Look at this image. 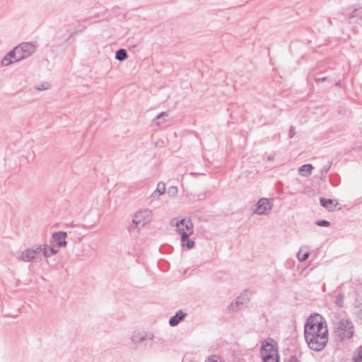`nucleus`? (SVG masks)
Wrapping results in <instances>:
<instances>
[{"mask_svg": "<svg viewBox=\"0 0 362 362\" xmlns=\"http://www.w3.org/2000/svg\"><path fill=\"white\" fill-rule=\"evenodd\" d=\"M329 332L325 319L320 314L311 315L304 325V337L308 347L320 351L328 342Z\"/></svg>", "mask_w": 362, "mask_h": 362, "instance_id": "f257e3e1", "label": "nucleus"}, {"mask_svg": "<svg viewBox=\"0 0 362 362\" xmlns=\"http://www.w3.org/2000/svg\"><path fill=\"white\" fill-rule=\"evenodd\" d=\"M334 334L337 340L341 342L351 339L354 334V325L351 320L344 317L335 322Z\"/></svg>", "mask_w": 362, "mask_h": 362, "instance_id": "f03ea898", "label": "nucleus"}, {"mask_svg": "<svg viewBox=\"0 0 362 362\" xmlns=\"http://www.w3.org/2000/svg\"><path fill=\"white\" fill-rule=\"evenodd\" d=\"M170 224L176 227V231L180 234V239L184 245L185 243L189 239V235L193 233L194 226L192 220L190 218H182V220L173 218L170 221Z\"/></svg>", "mask_w": 362, "mask_h": 362, "instance_id": "7ed1b4c3", "label": "nucleus"}, {"mask_svg": "<svg viewBox=\"0 0 362 362\" xmlns=\"http://www.w3.org/2000/svg\"><path fill=\"white\" fill-rule=\"evenodd\" d=\"M273 339L265 340L261 348L263 362H279L278 348Z\"/></svg>", "mask_w": 362, "mask_h": 362, "instance_id": "20e7f679", "label": "nucleus"}, {"mask_svg": "<svg viewBox=\"0 0 362 362\" xmlns=\"http://www.w3.org/2000/svg\"><path fill=\"white\" fill-rule=\"evenodd\" d=\"M152 219V212L151 210L145 209L138 211L134 216L132 222L134 225L139 229L146 223L151 222Z\"/></svg>", "mask_w": 362, "mask_h": 362, "instance_id": "39448f33", "label": "nucleus"}, {"mask_svg": "<svg viewBox=\"0 0 362 362\" xmlns=\"http://www.w3.org/2000/svg\"><path fill=\"white\" fill-rule=\"evenodd\" d=\"M16 54L21 60L28 58L35 52V46L32 42H23L15 47Z\"/></svg>", "mask_w": 362, "mask_h": 362, "instance_id": "423d86ee", "label": "nucleus"}, {"mask_svg": "<svg viewBox=\"0 0 362 362\" xmlns=\"http://www.w3.org/2000/svg\"><path fill=\"white\" fill-rule=\"evenodd\" d=\"M273 207V203L267 198H261L256 204V208L253 214L258 215H267Z\"/></svg>", "mask_w": 362, "mask_h": 362, "instance_id": "0eeeda50", "label": "nucleus"}, {"mask_svg": "<svg viewBox=\"0 0 362 362\" xmlns=\"http://www.w3.org/2000/svg\"><path fill=\"white\" fill-rule=\"evenodd\" d=\"M18 58H19V57H18V55H17L16 50L14 47L12 50L8 52L4 56V57L3 58V59L1 61V64L4 66H9L11 64L21 61V59H18Z\"/></svg>", "mask_w": 362, "mask_h": 362, "instance_id": "6e6552de", "label": "nucleus"}, {"mask_svg": "<svg viewBox=\"0 0 362 362\" xmlns=\"http://www.w3.org/2000/svg\"><path fill=\"white\" fill-rule=\"evenodd\" d=\"M67 233L64 231L54 232L52 234V238L56 242L57 245L59 247H64L67 245L66 238Z\"/></svg>", "mask_w": 362, "mask_h": 362, "instance_id": "1a4fd4ad", "label": "nucleus"}, {"mask_svg": "<svg viewBox=\"0 0 362 362\" xmlns=\"http://www.w3.org/2000/svg\"><path fill=\"white\" fill-rule=\"evenodd\" d=\"M187 316V313L182 310H178L169 320V324L171 327L177 326Z\"/></svg>", "mask_w": 362, "mask_h": 362, "instance_id": "9d476101", "label": "nucleus"}, {"mask_svg": "<svg viewBox=\"0 0 362 362\" xmlns=\"http://www.w3.org/2000/svg\"><path fill=\"white\" fill-rule=\"evenodd\" d=\"M34 258L35 256L34 251H33V248H28L21 252V255L18 259L23 262H30L33 261Z\"/></svg>", "mask_w": 362, "mask_h": 362, "instance_id": "9b49d317", "label": "nucleus"}, {"mask_svg": "<svg viewBox=\"0 0 362 362\" xmlns=\"http://www.w3.org/2000/svg\"><path fill=\"white\" fill-rule=\"evenodd\" d=\"M147 334L143 331H134L132 335V341L134 344H137L145 340Z\"/></svg>", "mask_w": 362, "mask_h": 362, "instance_id": "f8f14e48", "label": "nucleus"}, {"mask_svg": "<svg viewBox=\"0 0 362 362\" xmlns=\"http://www.w3.org/2000/svg\"><path fill=\"white\" fill-rule=\"evenodd\" d=\"M313 166L311 164H304L299 168V173L301 175L308 177L312 173Z\"/></svg>", "mask_w": 362, "mask_h": 362, "instance_id": "ddd939ff", "label": "nucleus"}, {"mask_svg": "<svg viewBox=\"0 0 362 362\" xmlns=\"http://www.w3.org/2000/svg\"><path fill=\"white\" fill-rule=\"evenodd\" d=\"M128 57L127 52L125 49L121 48L115 52V58L119 62H123Z\"/></svg>", "mask_w": 362, "mask_h": 362, "instance_id": "4468645a", "label": "nucleus"}, {"mask_svg": "<svg viewBox=\"0 0 362 362\" xmlns=\"http://www.w3.org/2000/svg\"><path fill=\"white\" fill-rule=\"evenodd\" d=\"M43 249H44V257L46 258L50 257L51 256L55 255L57 253V250H56L53 247H49L48 245L45 244L43 245Z\"/></svg>", "mask_w": 362, "mask_h": 362, "instance_id": "2eb2a0df", "label": "nucleus"}, {"mask_svg": "<svg viewBox=\"0 0 362 362\" xmlns=\"http://www.w3.org/2000/svg\"><path fill=\"white\" fill-rule=\"evenodd\" d=\"M332 162H328L327 165L323 166V168L320 170V179L322 180H325L326 179V176L327 173L329 172L331 166H332Z\"/></svg>", "mask_w": 362, "mask_h": 362, "instance_id": "dca6fc26", "label": "nucleus"}, {"mask_svg": "<svg viewBox=\"0 0 362 362\" xmlns=\"http://www.w3.org/2000/svg\"><path fill=\"white\" fill-rule=\"evenodd\" d=\"M320 203L322 206L330 210L329 208L330 206L333 204V199L321 197L320 199Z\"/></svg>", "mask_w": 362, "mask_h": 362, "instance_id": "f3484780", "label": "nucleus"}, {"mask_svg": "<svg viewBox=\"0 0 362 362\" xmlns=\"http://www.w3.org/2000/svg\"><path fill=\"white\" fill-rule=\"evenodd\" d=\"M344 295L343 293H338L335 298V304L339 308L344 305Z\"/></svg>", "mask_w": 362, "mask_h": 362, "instance_id": "a211bd4d", "label": "nucleus"}, {"mask_svg": "<svg viewBox=\"0 0 362 362\" xmlns=\"http://www.w3.org/2000/svg\"><path fill=\"white\" fill-rule=\"evenodd\" d=\"M156 191L158 192V196H160L165 192V185L164 182H160L157 185Z\"/></svg>", "mask_w": 362, "mask_h": 362, "instance_id": "6ab92c4d", "label": "nucleus"}, {"mask_svg": "<svg viewBox=\"0 0 362 362\" xmlns=\"http://www.w3.org/2000/svg\"><path fill=\"white\" fill-rule=\"evenodd\" d=\"M309 254L308 251H305L302 254L301 250H300L297 254V258L300 262H304L308 258Z\"/></svg>", "mask_w": 362, "mask_h": 362, "instance_id": "aec40b11", "label": "nucleus"}, {"mask_svg": "<svg viewBox=\"0 0 362 362\" xmlns=\"http://www.w3.org/2000/svg\"><path fill=\"white\" fill-rule=\"evenodd\" d=\"M86 26L84 25H80L76 26L74 29L73 33H71L70 37H71L74 35H76L79 33L84 31L86 30Z\"/></svg>", "mask_w": 362, "mask_h": 362, "instance_id": "412c9836", "label": "nucleus"}, {"mask_svg": "<svg viewBox=\"0 0 362 362\" xmlns=\"http://www.w3.org/2000/svg\"><path fill=\"white\" fill-rule=\"evenodd\" d=\"M354 362H362V346L358 349L354 358Z\"/></svg>", "mask_w": 362, "mask_h": 362, "instance_id": "4be33fe9", "label": "nucleus"}, {"mask_svg": "<svg viewBox=\"0 0 362 362\" xmlns=\"http://www.w3.org/2000/svg\"><path fill=\"white\" fill-rule=\"evenodd\" d=\"M33 248V251H34V256L35 257L36 255L40 253V252H42L44 254V249H43V245H35L34 247H32Z\"/></svg>", "mask_w": 362, "mask_h": 362, "instance_id": "5701e85b", "label": "nucleus"}, {"mask_svg": "<svg viewBox=\"0 0 362 362\" xmlns=\"http://www.w3.org/2000/svg\"><path fill=\"white\" fill-rule=\"evenodd\" d=\"M315 224L318 226L328 227L330 226L329 221L327 220H318L315 222Z\"/></svg>", "mask_w": 362, "mask_h": 362, "instance_id": "b1692460", "label": "nucleus"}, {"mask_svg": "<svg viewBox=\"0 0 362 362\" xmlns=\"http://www.w3.org/2000/svg\"><path fill=\"white\" fill-rule=\"evenodd\" d=\"M178 192V189H177V187H175V186H172L170 187L168 190V193L170 195V196H175Z\"/></svg>", "mask_w": 362, "mask_h": 362, "instance_id": "393cba45", "label": "nucleus"}, {"mask_svg": "<svg viewBox=\"0 0 362 362\" xmlns=\"http://www.w3.org/2000/svg\"><path fill=\"white\" fill-rule=\"evenodd\" d=\"M185 243V244H184V245H183V246H186V247H187V249H192V248H193V247H194V241H193V240H190V239H189V240H188L187 241H186Z\"/></svg>", "mask_w": 362, "mask_h": 362, "instance_id": "a878e982", "label": "nucleus"}, {"mask_svg": "<svg viewBox=\"0 0 362 362\" xmlns=\"http://www.w3.org/2000/svg\"><path fill=\"white\" fill-rule=\"evenodd\" d=\"M205 362H221L220 358L216 356L209 357L208 359Z\"/></svg>", "mask_w": 362, "mask_h": 362, "instance_id": "bb28decb", "label": "nucleus"}, {"mask_svg": "<svg viewBox=\"0 0 362 362\" xmlns=\"http://www.w3.org/2000/svg\"><path fill=\"white\" fill-rule=\"evenodd\" d=\"M296 129L295 127L291 126L289 129V137L293 138L296 135Z\"/></svg>", "mask_w": 362, "mask_h": 362, "instance_id": "cd10ccee", "label": "nucleus"}, {"mask_svg": "<svg viewBox=\"0 0 362 362\" xmlns=\"http://www.w3.org/2000/svg\"><path fill=\"white\" fill-rule=\"evenodd\" d=\"M288 362H300V360L298 359V358L296 356L293 355V356H290Z\"/></svg>", "mask_w": 362, "mask_h": 362, "instance_id": "c85d7f7f", "label": "nucleus"}, {"mask_svg": "<svg viewBox=\"0 0 362 362\" xmlns=\"http://www.w3.org/2000/svg\"><path fill=\"white\" fill-rule=\"evenodd\" d=\"M242 299H243V300H244V299L243 298V296H240V297H239V298H238V299H237V300H236V302H235V305H236V306H237V307H238L240 304L243 305V304L245 303L243 302V300H242Z\"/></svg>", "mask_w": 362, "mask_h": 362, "instance_id": "c756f323", "label": "nucleus"}, {"mask_svg": "<svg viewBox=\"0 0 362 362\" xmlns=\"http://www.w3.org/2000/svg\"><path fill=\"white\" fill-rule=\"evenodd\" d=\"M358 320L362 323V309L358 310L356 313Z\"/></svg>", "mask_w": 362, "mask_h": 362, "instance_id": "7c9ffc66", "label": "nucleus"}, {"mask_svg": "<svg viewBox=\"0 0 362 362\" xmlns=\"http://www.w3.org/2000/svg\"><path fill=\"white\" fill-rule=\"evenodd\" d=\"M159 196H158V192L155 190L150 196V198H158Z\"/></svg>", "mask_w": 362, "mask_h": 362, "instance_id": "2f4dec72", "label": "nucleus"}, {"mask_svg": "<svg viewBox=\"0 0 362 362\" xmlns=\"http://www.w3.org/2000/svg\"><path fill=\"white\" fill-rule=\"evenodd\" d=\"M327 80V77L317 78L315 79L316 82H324Z\"/></svg>", "mask_w": 362, "mask_h": 362, "instance_id": "473e14b6", "label": "nucleus"}, {"mask_svg": "<svg viewBox=\"0 0 362 362\" xmlns=\"http://www.w3.org/2000/svg\"><path fill=\"white\" fill-rule=\"evenodd\" d=\"M37 89L38 90H46L47 89V87H45L43 84H42L41 86H39Z\"/></svg>", "mask_w": 362, "mask_h": 362, "instance_id": "72a5a7b5", "label": "nucleus"}, {"mask_svg": "<svg viewBox=\"0 0 362 362\" xmlns=\"http://www.w3.org/2000/svg\"><path fill=\"white\" fill-rule=\"evenodd\" d=\"M165 115H167V113H166V112H162L159 113V114L156 116V118H157V119H159V118H160L161 117L165 116Z\"/></svg>", "mask_w": 362, "mask_h": 362, "instance_id": "f704fd0d", "label": "nucleus"}, {"mask_svg": "<svg viewBox=\"0 0 362 362\" xmlns=\"http://www.w3.org/2000/svg\"><path fill=\"white\" fill-rule=\"evenodd\" d=\"M189 175H192V177H197L199 176L201 174L198 173L192 172V173H190Z\"/></svg>", "mask_w": 362, "mask_h": 362, "instance_id": "c9c22d12", "label": "nucleus"}, {"mask_svg": "<svg viewBox=\"0 0 362 362\" xmlns=\"http://www.w3.org/2000/svg\"><path fill=\"white\" fill-rule=\"evenodd\" d=\"M180 227H181V228H184V230H185V231H186V228H185V226H180Z\"/></svg>", "mask_w": 362, "mask_h": 362, "instance_id": "e433bc0d", "label": "nucleus"}, {"mask_svg": "<svg viewBox=\"0 0 362 362\" xmlns=\"http://www.w3.org/2000/svg\"><path fill=\"white\" fill-rule=\"evenodd\" d=\"M268 160H272V158L271 156H268Z\"/></svg>", "mask_w": 362, "mask_h": 362, "instance_id": "4c0bfd02", "label": "nucleus"}]
</instances>
